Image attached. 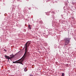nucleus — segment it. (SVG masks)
Returning a JSON list of instances; mask_svg holds the SVG:
<instances>
[{"label":"nucleus","instance_id":"423d86ee","mask_svg":"<svg viewBox=\"0 0 76 76\" xmlns=\"http://www.w3.org/2000/svg\"><path fill=\"white\" fill-rule=\"evenodd\" d=\"M5 57L6 59H8L9 60V56H7L6 55H5Z\"/></svg>","mask_w":76,"mask_h":76},{"label":"nucleus","instance_id":"1a4fd4ad","mask_svg":"<svg viewBox=\"0 0 76 76\" xmlns=\"http://www.w3.org/2000/svg\"><path fill=\"white\" fill-rule=\"evenodd\" d=\"M24 70L25 72H26V71H27V70H27V68H26V67L24 69Z\"/></svg>","mask_w":76,"mask_h":76},{"label":"nucleus","instance_id":"20e7f679","mask_svg":"<svg viewBox=\"0 0 76 76\" xmlns=\"http://www.w3.org/2000/svg\"><path fill=\"white\" fill-rule=\"evenodd\" d=\"M22 60V58H21V59H20V62H17V61H15V62H13V63H20V64H21L23 65V64H22V62L21 61Z\"/></svg>","mask_w":76,"mask_h":76},{"label":"nucleus","instance_id":"39448f33","mask_svg":"<svg viewBox=\"0 0 76 76\" xmlns=\"http://www.w3.org/2000/svg\"><path fill=\"white\" fill-rule=\"evenodd\" d=\"M10 57H12V58H13V57H15V56L13 55V54H12L10 56Z\"/></svg>","mask_w":76,"mask_h":76},{"label":"nucleus","instance_id":"f8f14e48","mask_svg":"<svg viewBox=\"0 0 76 76\" xmlns=\"http://www.w3.org/2000/svg\"><path fill=\"white\" fill-rule=\"evenodd\" d=\"M30 76H33V75L31 74L30 75Z\"/></svg>","mask_w":76,"mask_h":76},{"label":"nucleus","instance_id":"9b49d317","mask_svg":"<svg viewBox=\"0 0 76 76\" xmlns=\"http://www.w3.org/2000/svg\"><path fill=\"white\" fill-rule=\"evenodd\" d=\"M12 57H9V59H12Z\"/></svg>","mask_w":76,"mask_h":76},{"label":"nucleus","instance_id":"9d476101","mask_svg":"<svg viewBox=\"0 0 76 76\" xmlns=\"http://www.w3.org/2000/svg\"><path fill=\"white\" fill-rule=\"evenodd\" d=\"M64 76V73H62V76Z\"/></svg>","mask_w":76,"mask_h":76},{"label":"nucleus","instance_id":"6e6552de","mask_svg":"<svg viewBox=\"0 0 76 76\" xmlns=\"http://www.w3.org/2000/svg\"><path fill=\"white\" fill-rule=\"evenodd\" d=\"M28 27L29 29H31V25H28Z\"/></svg>","mask_w":76,"mask_h":76},{"label":"nucleus","instance_id":"7ed1b4c3","mask_svg":"<svg viewBox=\"0 0 76 76\" xmlns=\"http://www.w3.org/2000/svg\"><path fill=\"white\" fill-rule=\"evenodd\" d=\"M25 54H26V53H27V51H28V42H26L25 45Z\"/></svg>","mask_w":76,"mask_h":76},{"label":"nucleus","instance_id":"ddd939ff","mask_svg":"<svg viewBox=\"0 0 76 76\" xmlns=\"http://www.w3.org/2000/svg\"><path fill=\"white\" fill-rule=\"evenodd\" d=\"M9 59H8V61H9Z\"/></svg>","mask_w":76,"mask_h":76},{"label":"nucleus","instance_id":"f03ea898","mask_svg":"<svg viewBox=\"0 0 76 76\" xmlns=\"http://www.w3.org/2000/svg\"><path fill=\"white\" fill-rule=\"evenodd\" d=\"M65 45H67V44L69 43L70 39H69V38H66L65 39Z\"/></svg>","mask_w":76,"mask_h":76},{"label":"nucleus","instance_id":"f257e3e1","mask_svg":"<svg viewBox=\"0 0 76 76\" xmlns=\"http://www.w3.org/2000/svg\"><path fill=\"white\" fill-rule=\"evenodd\" d=\"M30 54L29 52H26V54H25V53L23 57L21 58L22 60H21V62H23V60L25 59V58L26 57H27L28 56H29V55Z\"/></svg>","mask_w":76,"mask_h":76},{"label":"nucleus","instance_id":"0eeeda50","mask_svg":"<svg viewBox=\"0 0 76 76\" xmlns=\"http://www.w3.org/2000/svg\"><path fill=\"white\" fill-rule=\"evenodd\" d=\"M27 42V47H29V45H30V44H31V42Z\"/></svg>","mask_w":76,"mask_h":76},{"label":"nucleus","instance_id":"4468645a","mask_svg":"<svg viewBox=\"0 0 76 76\" xmlns=\"http://www.w3.org/2000/svg\"><path fill=\"white\" fill-rule=\"evenodd\" d=\"M0 48H1V46H0Z\"/></svg>","mask_w":76,"mask_h":76}]
</instances>
